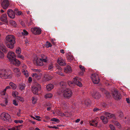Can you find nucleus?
I'll return each mask as SVG.
<instances>
[{
    "instance_id": "obj_1",
    "label": "nucleus",
    "mask_w": 130,
    "mask_h": 130,
    "mask_svg": "<svg viewBox=\"0 0 130 130\" xmlns=\"http://www.w3.org/2000/svg\"><path fill=\"white\" fill-rule=\"evenodd\" d=\"M6 44L8 47L13 49L14 47V44L15 43V38L13 35H9L6 37Z\"/></svg>"
},
{
    "instance_id": "obj_2",
    "label": "nucleus",
    "mask_w": 130,
    "mask_h": 130,
    "mask_svg": "<svg viewBox=\"0 0 130 130\" xmlns=\"http://www.w3.org/2000/svg\"><path fill=\"white\" fill-rule=\"evenodd\" d=\"M12 74L10 70L0 69V77L3 78H11L12 77Z\"/></svg>"
},
{
    "instance_id": "obj_3",
    "label": "nucleus",
    "mask_w": 130,
    "mask_h": 130,
    "mask_svg": "<svg viewBox=\"0 0 130 130\" xmlns=\"http://www.w3.org/2000/svg\"><path fill=\"white\" fill-rule=\"evenodd\" d=\"M73 82L71 81L69 82L68 84L70 86L72 87L74 84L80 87L82 86V85L80 82L81 79L80 78L76 77L73 79Z\"/></svg>"
},
{
    "instance_id": "obj_4",
    "label": "nucleus",
    "mask_w": 130,
    "mask_h": 130,
    "mask_svg": "<svg viewBox=\"0 0 130 130\" xmlns=\"http://www.w3.org/2000/svg\"><path fill=\"white\" fill-rule=\"evenodd\" d=\"M1 119L4 121L9 122L11 121L10 116L7 113L4 112L2 113L1 115Z\"/></svg>"
},
{
    "instance_id": "obj_5",
    "label": "nucleus",
    "mask_w": 130,
    "mask_h": 130,
    "mask_svg": "<svg viewBox=\"0 0 130 130\" xmlns=\"http://www.w3.org/2000/svg\"><path fill=\"white\" fill-rule=\"evenodd\" d=\"M72 94V92L71 89L67 88L64 90L63 95L64 97L69 99L71 97Z\"/></svg>"
},
{
    "instance_id": "obj_6",
    "label": "nucleus",
    "mask_w": 130,
    "mask_h": 130,
    "mask_svg": "<svg viewBox=\"0 0 130 130\" xmlns=\"http://www.w3.org/2000/svg\"><path fill=\"white\" fill-rule=\"evenodd\" d=\"M91 78L94 84H97L100 82V78L98 75L97 74H92L91 76Z\"/></svg>"
},
{
    "instance_id": "obj_7",
    "label": "nucleus",
    "mask_w": 130,
    "mask_h": 130,
    "mask_svg": "<svg viewBox=\"0 0 130 130\" xmlns=\"http://www.w3.org/2000/svg\"><path fill=\"white\" fill-rule=\"evenodd\" d=\"M113 98L116 100H119L121 98V95L120 93H118V91L115 90L112 93Z\"/></svg>"
},
{
    "instance_id": "obj_8",
    "label": "nucleus",
    "mask_w": 130,
    "mask_h": 130,
    "mask_svg": "<svg viewBox=\"0 0 130 130\" xmlns=\"http://www.w3.org/2000/svg\"><path fill=\"white\" fill-rule=\"evenodd\" d=\"M31 32L34 34L39 35L40 34L41 32V30L40 28L35 27L32 28L31 29Z\"/></svg>"
},
{
    "instance_id": "obj_9",
    "label": "nucleus",
    "mask_w": 130,
    "mask_h": 130,
    "mask_svg": "<svg viewBox=\"0 0 130 130\" xmlns=\"http://www.w3.org/2000/svg\"><path fill=\"white\" fill-rule=\"evenodd\" d=\"M7 56L10 62L14 59V57H15L14 53L12 51L9 52Z\"/></svg>"
},
{
    "instance_id": "obj_10",
    "label": "nucleus",
    "mask_w": 130,
    "mask_h": 130,
    "mask_svg": "<svg viewBox=\"0 0 130 130\" xmlns=\"http://www.w3.org/2000/svg\"><path fill=\"white\" fill-rule=\"evenodd\" d=\"M9 2L8 0H3L2 3V5L4 9H6L9 6Z\"/></svg>"
},
{
    "instance_id": "obj_11",
    "label": "nucleus",
    "mask_w": 130,
    "mask_h": 130,
    "mask_svg": "<svg viewBox=\"0 0 130 130\" xmlns=\"http://www.w3.org/2000/svg\"><path fill=\"white\" fill-rule=\"evenodd\" d=\"M41 60L40 58H37L36 60H35L34 61L35 64L37 66H43L44 64Z\"/></svg>"
},
{
    "instance_id": "obj_12",
    "label": "nucleus",
    "mask_w": 130,
    "mask_h": 130,
    "mask_svg": "<svg viewBox=\"0 0 130 130\" xmlns=\"http://www.w3.org/2000/svg\"><path fill=\"white\" fill-rule=\"evenodd\" d=\"M7 14L10 18L12 19H14L15 18V14L13 11L12 9L8 10L7 11Z\"/></svg>"
},
{
    "instance_id": "obj_13",
    "label": "nucleus",
    "mask_w": 130,
    "mask_h": 130,
    "mask_svg": "<svg viewBox=\"0 0 130 130\" xmlns=\"http://www.w3.org/2000/svg\"><path fill=\"white\" fill-rule=\"evenodd\" d=\"M105 115L109 119L113 118L114 119H116V118L115 114H111L107 112H105L104 113Z\"/></svg>"
},
{
    "instance_id": "obj_14",
    "label": "nucleus",
    "mask_w": 130,
    "mask_h": 130,
    "mask_svg": "<svg viewBox=\"0 0 130 130\" xmlns=\"http://www.w3.org/2000/svg\"><path fill=\"white\" fill-rule=\"evenodd\" d=\"M10 62L11 63L17 66H19L20 64V61L15 58Z\"/></svg>"
},
{
    "instance_id": "obj_15",
    "label": "nucleus",
    "mask_w": 130,
    "mask_h": 130,
    "mask_svg": "<svg viewBox=\"0 0 130 130\" xmlns=\"http://www.w3.org/2000/svg\"><path fill=\"white\" fill-rule=\"evenodd\" d=\"M99 119L98 118H96L90 121V125L94 126H96L98 125V122L97 120Z\"/></svg>"
},
{
    "instance_id": "obj_16",
    "label": "nucleus",
    "mask_w": 130,
    "mask_h": 130,
    "mask_svg": "<svg viewBox=\"0 0 130 130\" xmlns=\"http://www.w3.org/2000/svg\"><path fill=\"white\" fill-rule=\"evenodd\" d=\"M92 95L94 98L96 99H99L101 96V95L99 92L95 91L94 92Z\"/></svg>"
},
{
    "instance_id": "obj_17",
    "label": "nucleus",
    "mask_w": 130,
    "mask_h": 130,
    "mask_svg": "<svg viewBox=\"0 0 130 130\" xmlns=\"http://www.w3.org/2000/svg\"><path fill=\"white\" fill-rule=\"evenodd\" d=\"M32 91L34 94L36 95L38 94V91L40 90L35 87H32L31 88Z\"/></svg>"
},
{
    "instance_id": "obj_18",
    "label": "nucleus",
    "mask_w": 130,
    "mask_h": 130,
    "mask_svg": "<svg viewBox=\"0 0 130 130\" xmlns=\"http://www.w3.org/2000/svg\"><path fill=\"white\" fill-rule=\"evenodd\" d=\"M64 71L67 73H69L72 72V69L71 67L69 65H67L64 68Z\"/></svg>"
},
{
    "instance_id": "obj_19",
    "label": "nucleus",
    "mask_w": 130,
    "mask_h": 130,
    "mask_svg": "<svg viewBox=\"0 0 130 130\" xmlns=\"http://www.w3.org/2000/svg\"><path fill=\"white\" fill-rule=\"evenodd\" d=\"M57 62L61 66H64L66 64L64 60L61 58H58L57 60Z\"/></svg>"
},
{
    "instance_id": "obj_20",
    "label": "nucleus",
    "mask_w": 130,
    "mask_h": 130,
    "mask_svg": "<svg viewBox=\"0 0 130 130\" xmlns=\"http://www.w3.org/2000/svg\"><path fill=\"white\" fill-rule=\"evenodd\" d=\"M0 48L3 52L5 53H7L8 52L6 46L2 43L0 44Z\"/></svg>"
},
{
    "instance_id": "obj_21",
    "label": "nucleus",
    "mask_w": 130,
    "mask_h": 130,
    "mask_svg": "<svg viewBox=\"0 0 130 130\" xmlns=\"http://www.w3.org/2000/svg\"><path fill=\"white\" fill-rule=\"evenodd\" d=\"M100 119L104 124H106L107 123L108 120L106 117L104 116H102L100 117Z\"/></svg>"
},
{
    "instance_id": "obj_22",
    "label": "nucleus",
    "mask_w": 130,
    "mask_h": 130,
    "mask_svg": "<svg viewBox=\"0 0 130 130\" xmlns=\"http://www.w3.org/2000/svg\"><path fill=\"white\" fill-rule=\"evenodd\" d=\"M0 19L2 21L5 22H7V19L6 14H5L2 15Z\"/></svg>"
},
{
    "instance_id": "obj_23",
    "label": "nucleus",
    "mask_w": 130,
    "mask_h": 130,
    "mask_svg": "<svg viewBox=\"0 0 130 130\" xmlns=\"http://www.w3.org/2000/svg\"><path fill=\"white\" fill-rule=\"evenodd\" d=\"M58 69V71L56 72V73L58 75H60L62 76H64V74L61 72L62 69L59 66H58L57 68Z\"/></svg>"
},
{
    "instance_id": "obj_24",
    "label": "nucleus",
    "mask_w": 130,
    "mask_h": 130,
    "mask_svg": "<svg viewBox=\"0 0 130 130\" xmlns=\"http://www.w3.org/2000/svg\"><path fill=\"white\" fill-rule=\"evenodd\" d=\"M79 67L82 71H81L79 72V74L80 75H83V73L85 72V68L84 66H82L81 65L79 66Z\"/></svg>"
},
{
    "instance_id": "obj_25",
    "label": "nucleus",
    "mask_w": 130,
    "mask_h": 130,
    "mask_svg": "<svg viewBox=\"0 0 130 130\" xmlns=\"http://www.w3.org/2000/svg\"><path fill=\"white\" fill-rule=\"evenodd\" d=\"M13 71L15 73L18 75V76H19L21 74V73L19 68H14L13 69Z\"/></svg>"
},
{
    "instance_id": "obj_26",
    "label": "nucleus",
    "mask_w": 130,
    "mask_h": 130,
    "mask_svg": "<svg viewBox=\"0 0 130 130\" xmlns=\"http://www.w3.org/2000/svg\"><path fill=\"white\" fill-rule=\"evenodd\" d=\"M54 87V85L52 84H49L46 86L47 90L48 91H50Z\"/></svg>"
},
{
    "instance_id": "obj_27",
    "label": "nucleus",
    "mask_w": 130,
    "mask_h": 130,
    "mask_svg": "<svg viewBox=\"0 0 130 130\" xmlns=\"http://www.w3.org/2000/svg\"><path fill=\"white\" fill-rule=\"evenodd\" d=\"M32 76L33 78L39 80L40 79V76L36 73H34L32 74Z\"/></svg>"
},
{
    "instance_id": "obj_28",
    "label": "nucleus",
    "mask_w": 130,
    "mask_h": 130,
    "mask_svg": "<svg viewBox=\"0 0 130 130\" xmlns=\"http://www.w3.org/2000/svg\"><path fill=\"white\" fill-rule=\"evenodd\" d=\"M102 91L105 94L107 98H109L110 97V93L108 91L105 90L104 89H103Z\"/></svg>"
},
{
    "instance_id": "obj_29",
    "label": "nucleus",
    "mask_w": 130,
    "mask_h": 130,
    "mask_svg": "<svg viewBox=\"0 0 130 130\" xmlns=\"http://www.w3.org/2000/svg\"><path fill=\"white\" fill-rule=\"evenodd\" d=\"M118 117L120 118H122L123 116V112L121 111H119L117 112Z\"/></svg>"
},
{
    "instance_id": "obj_30",
    "label": "nucleus",
    "mask_w": 130,
    "mask_h": 130,
    "mask_svg": "<svg viewBox=\"0 0 130 130\" xmlns=\"http://www.w3.org/2000/svg\"><path fill=\"white\" fill-rule=\"evenodd\" d=\"M10 86L13 89H15L17 88V86L14 83L12 82H10L9 83Z\"/></svg>"
},
{
    "instance_id": "obj_31",
    "label": "nucleus",
    "mask_w": 130,
    "mask_h": 130,
    "mask_svg": "<svg viewBox=\"0 0 130 130\" xmlns=\"http://www.w3.org/2000/svg\"><path fill=\"white\" fill-rule=\"evenodd\" d=\"M111 121L112 123L115 125L117 126H119V127H121L120 124L118 122L114 120H112Z\"/></svg>"
},
{
    "instance_id": "obj_32",
    "label": "nucleus",
    "mask_w": 130,
    "mask_h": 130,
    "mask_svg": "<svg viewBox=\"0 0 130 130\" xmlns=\"http://www.w3.org/2000/svg\"><path fill=\"white\" fill-rule=\"evenodd\" d=\"M22 72L23 74L25 75L26 76H28V71L26 70H25L24 69H22Z\"/></svg>"
},
{
    "instance_id": "obj_33",
    "label": "nucleus",
    "mask_w": 130,
    "mask_h": 130,
    "mask_svg": "<svg viewBox=\"0 0 130 130\" xmlns=\"http://www.w3.org/2000/svg\"><path fill=\"white\" fill-rule=\"evenodd\" d=\"M52 94L51 93H48L46 94L45 98L46 99L52 97Z\"/></svg>"
},
{
    "instance_id": "obj_34",
    "label": "nucleus",
    "mask_w": 130,
    "mask_h": 130,
    "mask_svg": "<svg viewBox=\"0 0 130 130\" xmlns=\"http://www.w3.org/2000/svg\"><path fill=\"white\" fill-rule=\"evenodd\" d=\"M33 87H35L36 88H37L41 90V86L38 83H36L35 85Z\"/></svg>"
},
{
    "instance_id": "obj_35",
    "label": "nucleus",
    "mask_w": 130,
    "mask_h": 130,
    "mask_svg": "<svg viewBox=\"0 0 130 130\" xmlns=\"http://www.w3.org/2000/svg\"><path fill=\"white\" fill-rule=\"evenodd\" d=\"M19 87L20 89L21 90H22L24 89L25 85V84L23 85L20 84L19 85Z\"/></svg>"
},
{
    "instance_id": "obj_36",
    "label": "nucleus",
    "mask_w": 130,
    "mask_h": 130,
    "mask_svg": "<svg viewBox=\"0 0 130 130\" xmlns=\"http://www.w3.org/2000/svg\"><path fill=\"white\" fill-rule=\"evenodd\" d=\"M10 23L11 25L14 27H16L17 25V24L13 20H11L10 21Z\"/></svg>"
},
{
    "instance_id": "obj_37",
    "label": "nucleus",
    "mask_w": 130,
    "mask_h": 130,
    "mask_svg": "<svg viewBox=\"0 0 130 130\" xmlns=\"http://www.w3.org/2000/svg\"><path fill=\"white\" fill-rule=\"evenodd\" d=\"M91 102L90 100L89 99L86 100L85 101V104L87 106H88L91 103Z\"/></svg>"
},
{
    "instance_id": "obj_38",
    "label": "nucleus",
    "mask_w": 130,
    "mask_h": 130,
    "mask_svg": "<svg viewBox=\"0 0 130 130\" xmlns=\"http://www.w3.org/2000/svg\"><path fill=\"white\" fill-rule=\"evenodd\" d=\"M21 50L20 48L18 47L16 50V53L18 55L20 54L21 53Z\"/></svg>"
},
{
    "instance_id": "obj_39",
    "label": "nucleus",
    "mask_w": 130,
    "mask_h": 130,
    "mask_svg": "<svg viewBox=\"0 0 130 130\" xmlns=\"http://www.w3.org/2000/svg\"><path fill=\"white\" fill-rule=\"evenodd\" d=\"M66 83L63 82L62 81L60 82V85L62 88H65L66 86Z\"/></svg>"
},
{
    "instance_id": "obj_40",
    "label": "nucleus",
    "mask_w": 130,
    "mask_h": 130,
    "mask_svg": "<svg viewBox=\"0 0 130 130\" xmlns=\"http://www.w3.org/2000/svg\"><path fill=\"white\" fill-rule=\"evenodd\" d=\"M16 98L18 100L21 102H23L24 101L23 98L22 97L17 96V97Z\"/></svg>"
},
{
    "instance_id": "obj_41",
    "label": "nucleus",
    "mask_w": 130,
    "mask_h": 130,
    "mask_svg": "<svg viewBox=\"0 0 130 130\" xmlns=\"http://www.w3.org/2000/svg\"><path fill=\"white\" fill-rule=\"evenodd\" d=\"M32 103L34 104H35L36 103L37 100L34 97H32Z\"/></svg>"
},
{
    "instance_id": "obj_42",
    "label": "nucleus",
    "mask_w": 130,
    "mask_h": 130,
    "mask_svg": "<svg viewBox=\"0 0 130 130\" xmlns=\"http://www.w3.org/2000/svg\"><path fill=\"white\" fill-rule=\"evenodd\" d=\"M51 46L52 45L50 42L48 41L46 42V47L48 48L49 47H51Z\"/></svg>"
},
{
    "instance_id": "obj_43",
    "label": "nucleus",
    "mask_w": 130,
    "mask_h": 130,
    "mask_svg": "<svg viewBox=\"0 0 130 130\" xmlns=\"http://www.w3.org/2000/svg\"><path fill=\"white\" fill-rule=\"evenodd\" d=\"M63 115L64 116L68 117L70 115V113L68 112H66L63 113Z\"/></svg>"
},
{
    "instance_id": "obj_44",
    "label": "nucleus",
    "mask_w": 130,
    "mask_h": 130,
    "mask_svg": "<svg viewBox=\"0 0 130 130\" xmlns=\"http://www.w3.org/2000/svg\"><path fill=\"white\" fill-rule=\"evenodd\" d=\"M50 120L51 121H54L57 122H59V119L54 118H52Z\"/></svg>"
},
{
    "instance_id": "obj_45",
    "label": "nucleus",
    "mask_w": 130,
    "mask_h": 130,
    "mask_svg": "<svg viewBox=\"0 0 130 130\" xmlns=\"http://www.w3.org/2000/svg\"><path fill=\"white\" fill-rule=\"evenodd\" d=\"M110 130H115V127L112 124H110L109 125Z\"/></svg>"
},
{
    "instance_id": "obj_46",
    "label": "nucleus",
    "mask_w": 130,
    "mask_h": 130,
    "mask_svg": "<svg viewBox=\"0 0 130 130\" xmlns=\"http://www.w3.org/2000/svg\"><path fill=\"white\" fill-rule=\"evenodd\" d=\"M46 80L47 81L51 79L52 77L50 75H47L46 76Z\"/></svg>"
},
{
    "instance_id": "obj_47",
    "label": "nucleus",
    "mask_w": 130,
    "mask_h": 130,
    "mask_svg": "<svg viewBox=\"0 0 130 130\" xmlns=\"http://www.w3.org/2000/svg\"><path fill=\"white\" fill-rule=\"evenodd\" d=\"M14 122L15 123H22L23 122V121L22 120H15L14 121Z\"/></svg>"
},
{
    "instance_id": "obj_48",
    "label": "nucleus",
    "mask_w": 130,
    "mask_h": 130,
    "mask_svg": "<svg viewBox=\"0 0 130 130\" xmlns=\"http://www.w3.org/2000/svg\"><path fill=\"white\" fill-rule=\"evenodd\" d=\"M23 35H26L28 34V33L25 30H23V31L22 32Z\"/></svg>"
},
{
    "instance_id": "obj_49",
    "label": "nucleus",
    "mask_w": 130,
    "mask_h": 130,
    "mask_svg": "<svg viewBox=\"0 0 130 130\" xmlns=\"http://www.w3.org/2000/svg\"><path fill=\"white\" fill-rule=\"evenodd\" d=\"M18 57L21 58V59L24 60V57L22 55L19 54L17 56Z\"/></svg>"
},
{
    "instance_id": "obj_50",
    "label": "nucleus",
    "mask_w": 130,
    "mask_h": 130,
    "mask_svg": "<svg viewBox=\"0 0 130 130\" xmlns=\"http://www.w3.org/2000/svg\"><path fill=\"white\" fill-rule=\"evenodd\" d=\"M23 126V125H19L17 126H16L15 127L16 128H17L18 129V130H19Z\"/></svg>"
},
{
    "instance_id": "obj_51",
    "label": "nucleus",
    "mask_w": 130,
    "mask_h": 130,
    "mask_svg": "<svg viewBox=\"0 0 130 130\" xmlns=\"http://www.w3.org/2000/svg\"><path fill=\"white\" fill-rule=\"evenodd\" d=\"M18 94V92L17 91H14L12 93V95L13 96H16Z\"/></svg>"
},
{
    "instance_id": "obj_52",
    "label": "nucleus",
    "mask_w": 130,
    "mask_h": 130,
    "mask_svg": "<svg viewBox=\"0 0 130 130\" xmlns=\"http://www.w3.org/2000/svg\"><path fill=\"white\" fill-rule=\"evenodd\" d=\"M4 56V55L3 53L1 52H0V58H3Z\"/></svg>"
},
{
    "instance_id": "obj_53",
    "label": "nucleus",
    "mask_w": 130,
    "mask_h": 130,
    "mask_svg": "<svg viewBox=\"0 0 130 130\" xmlns=\"http://www.w3.org/2000/svg\"><path fill=\"white\" fill-rule=\"evenodd\" d=\"M53 67V66L52 64H50L48 65V69L51 70Z\"/></svg>"
},
{
    "instance_id": "obj_54",
    "label": "nucleus",
    "mask_w": 130,
    "mask_h": 130,
    "mask_svg": "<svg viewBox=\"0 0 130 130\" xmlns=\"http://www.w3.org/2000/svg\"><path fill=\"white\" fill-rule=\"evenodd\" d=\"M8 130H18V129L17 128H16L15 126L14 127L8 128Z\"/></svg>"
},
{
    "instance_id": "obj_55",
    "label": "nucleus",
    "mask_w": 130,
    "mask_h": 130,
    "mask_svg": "<svg viewBox=\"0 0 130 130\" xmlns=\"http://www.w3.org/2000/svg\"><path fill=\"white\" fill-rule=\"evenodd\" d=\"M62 104L63 105V106L64 107H66L67 106V105L66 104V102H63L62 103Z\"/></svg>"
},
{
    "instance_id": "obj_56",
    "label": "nucleus",
    "mask_w": 130,
    "mask_h": 130,
    "mask_svg": "<svg viewBox=\"0 0 130 130\" xmlns=\"http://www.w3.org/2000/svg\"><path fill=\"white\" fill-rule=\"evenodd\" d=\"M18 11H19L18 9H15L14 10V11H13L14 12V14H16L17 15L18 12Z\"/></svg>"
},
{
    "instance_id": "obj_57",
    "label": "nucleus",
    "mask_w": 130,
    "mask_h": 130,
    "mask_svg": "<svg viewBox=\"0 0 130 130\" xmlns=\"http://www.w3.org/2000/svg\"><path fill=\"white\" fill-rule=\"evenodd\" d=\"M68 58L70 60H72L73 59V57L72 56H68Z\"/></svg>"
},
{
    "instance_id": "obj_58",
    "label": "nucleus",
    "mask_w": 130,
    "mask_h": 130,
    "mask_svg": "<svg viewBox=\"0 0 130 130\" xmlns=\"http://www.w3.org/2000/svg\"><path fill=\"white\" fill-rule=\"evenodd\" d=\"M47 58H40L41 59H42L41 60L42 62H46L47 61V60L46 59Z\"/></svg>"
},
{
    "instance_id": "obj_59",
    "label": "nucleus",
    "mask_w": 130,
    "mask_h": 130,
    "mask_svg": "<svg viewBox=\"0 0 130 130\" xmlns=\"http://www.w3.org/2000/svg\"><path fill=\"white\" fill-rule=\"evenodd\" d=\"M93 110L94 111H96L99 110L100 109L96 107L94 108Z\"/></svg>"
},
{
    "instance_id": "obj_60",
    "label": "nucleus",
    "mask_w": 130,
    "mask_h": 130,
    "mask_svg": "<svg viewBox=\"0 0 130 130\" xmlns=\"http://www.w3.org/2000/svg\"><path fill=\"white\" fill-rule=\"evenodd\" d=\"M13 104L15 106H17L18 105V104L17 103V102L15 100H13Z\"/></svg>"
},
{
    "instance_id": "obj_61",
    "label": "nucleus",
    "mask_w": 130,
    "mask_h": 130,
    "mask_svg": "<svg viewBox=\"0 0 130 130\" xmlns=\"http://www.w3.org/2000/svg\"><path fill=\"white\" fill-rule=\"evenodd\" d=\"M20 23L23 27H24L25 26V24L22 21L20 22Z\"/></svg>"
},
{
    "instance_id": "obj_62",
    "label": "nucleus",
    "mask_w": 130,
    "mask_h": 130,
    "mask_svg": "<svg viewBox=\"0 0 130 130\" xmlns=\"http://www.w3.org/2000/svg\"><path fill=\"white\" fill-rule=\"evenodd\" d=\"M5 104L7 105L8 102L7 97H6V98H5Z\"/></svg>"
},
{
    "instance_id": "obj_63",
    "label": "nucleus",
    "mask_w": 130,
    "mask_h": 130,
    "mask_svg": "<svg viewBox=\"0 0 130 130\" xmlns=\"http://www.w3.org/2000/svg\"><path fill=\"white\" fill-rule=\"evenodd\" d=\"M34 71L35 72H40V70L39 69H34Z\"/></svg>"
},
{
    "instance_id": "obj_64",
    "label": "nucleus",
    "mask_w": 130,
    "mask_h": 130,
    "mask_svg": "<svg viewBox=\"0 0 130 130\" xmlns=\"http://www.w3.org/2000/svg\"><path fill=\"white\" fill-rule=\"evenodd\" d=\"M6 93L4 91H2L1 92V94L2 95H4Z\"/></svg>"
}]
</instances>
